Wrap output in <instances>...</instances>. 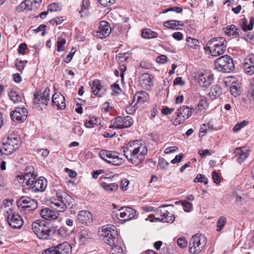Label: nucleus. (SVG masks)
<instances>
[{
	"instance_id": "nucleus-1",
	"label": "nucleus",
	"mask_w": 254,
	"mask_h": 254,
	"mask_svg": "<svg viewBox=\"0 0 254 254\" xmlns=\"http://www.w3.org/2000/svg\"><path fill=\"white\" fill-rule=\"evenodd\" d=\"M124 153L129 162L137 165L144 160V156L147 153V149L145 144L135 140L128 142L124 147Z\"/></svg>"
},
{
	"instance_id": "nucleus-2",
	"label": "nucleus",
	"mask_w": 254,
	"mask_h": 254,
	"mask_svg": "<svg viewBox=\"0 0 254 254\" xmlns=\"http://www.w3.org/2000/svg\"><path fill=\"white\" fill-rule=\"evenodd\" d=\"M32 229L37 237L42 240H48L55 233V229L44 220H38L32 223Z\"/></svg>"
},
{
	"instance_id": "nucleus-3",
	"label": "nucleus",
	"mask_w": 254,
	"mask_h": 254,
	"mask_svg": "<svg viewBox=\"0 0 254 254\" xmlns=\"http://www.w3.org/2000/svg\"><path fill=\"white\" fill-rule=\"evenodd\" d=\"M227 45V42L226 39L222 37H219L208 41L207 47L209 49L212 56H218L225 52Z\"/></svg>"
},
{
	"instance_id": "nucleus-4",
	"label": "nucleus",
	"mask_w": 254,
	"mask_h": 254,
	"mask_svg": "<svg viewBox=\"0 0 254 254\" xmlns=\"http://www.w3.org/2000/svg\"><path fill=\"white\" fill-rule=\"evenodd\" d=\"M99 235L103 237L105 242L110 245H114L117 241L118 233L115 226L108 224L103 226L98 231Z\"/></svg>"
},
{
	"instance_id": "nucleus-5",
	"label": "nucleus",
	"mask_w": 254,
	"mask_h": 254,
	"mask_svg": "<svg viewBox=\"0 0 254 254\" xmlns=\"http://www.w3.org/2000/svg\"><path fill=\"white\" fill-rule=\"evenodd\" d=\"M215 69L224 73H230L235 69L233 59L228 55L222 56L214 62Z\"/></svg>"
},
{
	"instance_id": "nucleus-6",
	"label": "nucleus",
	"mask_w": 254,
	"mask_h": 254,
	"mask_svg": "<svg viewBox=\"0 0 254 254\" xmlns=\"http://www.w3.org/2000/svg\"><path fill=\"white\" fill-rule=\"evenodd\" d=\"M207 243L206 238L204 235L196 234L190 239L189 245V251L191 254L199 253Z\"/></svg>"
},
{
	"instance_id": "nucleus-7",
	"label": "nucleus",
	"mask_w": 254,
	"mask_h": 254,
	"mask_svg": "<svg viewBox=\"0 0 254 254\" xmlns=\"http://www.w3.org/2000/svg\"><path fill=\"white\" fill-rule=\"evenodd\" d=\"M99 154L103 160L114 166L121 165L124 162V158L118 152L101 150Z\"/></svg>"
},
{
	"instance_id": "nucleus-8",
	"label": "nucleus",
	"mask_w": 254,
	"mask_h": 254,
	"mask_svg": "<svg viewBox=\"0 0 254 254\" xmlns=\"http://www.w3.org/2000/svg\"><path fill=\"white\" fill-rule=\"evenodd\" d=\"M16 203L18 209L24 213L33 211L38 207V202L36 200L25 196L19 198Z\"/></svg>"
},
{
	"instance_id": "nucleus-9",
	"label": "nucleus",
	"mask_w": 254,
	"mask_h": 254,
	"mask_svg": "<svg viewBox=\"0 0 254 254\" xmlns=\"http://www.w3.org/2000/svg\"><path fill=\"white\" fill-rule=\"evenodd\" d=\"M19 138L12 135L7 137L6 141L2 142L3 154L8 155L15 151L20 146Z\"/></svg>"
},
{
	"instance_id": "nucleus-10",
	"label": "nucleus",
	"mask_w": 254,
	"mask_h": 254,
	"mask_svg": "<svg viewBox=\"0 0 254 254\" xmlns=\"http://www.w3.org/2000/svg\"><path fill=\"white\" fill-rule=\"evenodd\" d=\"M9 225L13 229H20L23 225V220L20 215L8 208L4 214Z\"/></svg>"
},
{
	"instance_id": "nucleus-11",
	"label": "nucleus",
	"mask_w": 254,
	"mask_h": 254,
	"mask_svg": "<svg viewBox=\"0 0 254 254\" xmlns=\"http://www.w3.org/2000/svg\"><path fill=\"white\" fill-rule=\"evenodd\" d=\"M24 174H21L17 176V180L19 184L23 187L27 185L29 187L31 185L32 182H34L37 176L34 174V168L30 167Z\"/></svg>"
},
{
	"instance_id": "nucleus-12",
	"label": "nucleus",
	"mask_w": 254,
	"mask_h": 254,
	"mask_svg": "<svg viewBox=\"0 0 254 254\" xmlns=\"http://www.w3.org/2000/svg\"><path fill=\"white\" fill-rule=\"evenodd\" d=\"M71 247L67 242L60 244L44 250L42 254H71Z\"/></svg>"
},
{
	"instance_id": "nucleus-13",
	"label": "nucleus",
	"mask_w": 254,
	"mask_h": 254,
	"mask_svg": "<svg viewBox=\"0 0 254 254\" xmlns=\"http://www.w3.org/2000/svg\"><path fill=\"white\" fill-rule=\"evenodd\" d=\"M173 206L172 205L164 204L159 207L156 212V215L159 216L156 219L162 222H173L175 220V216L174 214L169 212L168 210L166 209V207Z\"/></svg>"
},
{
	"instance_id": "nucleus-14",
	"label": "nucleus",
	"mask_w": 254,
	"mask_h": 254,
	"mask_svg": "<svg viewBox=\"0 0 254 254\" xmlns=\"http://www.w3.org/2000/svg\"><path fill=\"white\" fill-rule=\"evenodd\" d=\"M192 109L188 106H183L178 109L176 113L177 117L173 121V124L177 126L183 123L186 120L188 119L191 115Z\"/></svg>"
},
{
	"instance_id": "nucleus-15",
	"label": "nucleus",
	"mask_w": 254,
	"mask_h": 254,
	"mask_svg": "<svg viewBox=\"0 0 254 254\" xmlns=\"http://www.w3.org/2000/svg\"><path fill=\"white\" fill-rule=\"evenodd\" d=\"M58 200L60 201L62 207L61 210H65L68 207L72 208L73 204V199L67 193L63 191H59L56 193Z\"/></svg>"
},
{
	"instance_id": "nucleus-16",
	"label": "nucleus",
	"mask_w": 254,
	"mask_h": 254,
	"mask_svg": "<svg viewBox=\"0 0 254 254\" xmlns=\"http://www.w3.org/2000/svg\"><path fill=\"white\" fill-rule=\"evenodd\" d=\"M10 116L13 122L17 123H22L26 119L27 111L24 107H16L11 112Z\"/></svg>"
},
{
	"instance_id": "nucleus-17",
	"label": "nucleus",
	"mask_w": 254,
	"mask_h": 254,
	"mask_svg": "<svg viewBox=\"0 0 254 254\" xmlns=\"http://www.w3.org/2000/svg\"><path fill=\"white\" fill-rule=\"evenodd\" d=\"M196 79L201 87H208L213 82V75L210 73H200L196 75Z\"/></svg>"
},
{
	"instance_id": "nucleus-18",
	"label": "nucleus",
	"mask_w": 254,
	"mask_h": 254,
	"mask_svg": "<svg viewBox=\"0 0 254 254\" xmlns=\"http://www.w3.org/2000/svg\"><path fill=\"white\" fill-rule=\"evenodd\" d=\"M47 186V180L43 177H40L36 179L34 182H32L30 188L34 192H43L45 190Z\"/></svg>"
},
{
	"instance_id": "nucleus-19",
	"label": "nucleus",
	"mask_w": 254,
	"mask_h": 254,
	"mask_svg": "<svg viewBox=\"0 0 254 254\" xmlns=\"http://www.w3.org/2000/svg\"><path fill=\"white\" fill-rule=\"evenodd\" d=\"M50 89L46 88L43 92H38L34 94V103L36 104H42L47 105L50 101Z\"/></svg>"
},
{
	"instance_id": "nucleus-20",
	"label": "nucleus",
	"mask_w": 254,
	"mask_h": 254,
	"mask_svg": "<svg viewBox=\"0 0 254 254\" xmlns=\"http://www.w3.org/2000/svg\"><path fill=\"white\" fill-rule=\"evenodd\" d=\"M243 69L246 73L251 75L254 74V55L247 56L244 61Z\"/></svg>"
},
{
	"instance_id": "nucleus-21",
	"label": "nucleus",
	"mask_w": 254,
	"mask_h": 254,
	"mask_svg": "<svg viewBox=\"0 0 254 254\" xmlns=\"http://www.w3.org/2000/svg\"><path fill=\"white\" fill-rule=\"evenodd\" d=\"M77 219L79 223L88 226L92 222V215L89 211L81 210L78 213Z\"/></svg>"
},
{
	"instance_id": "nucleus-22",
	"label": "nucleus",
	"mask_w": 254,
	"mask_h": 254,
	"mask_svg": "<svg viewBox=\"0 0 254 254\" xmlns=\"http://www.w3.org/2000/svg\"><path fill=\"white\" fill-rule=\"evenodd\" d=\"M111 32L110 24L106 21H102L100 23L97 36L100 38H104L108 37Z\"/></svg>"
},
{
	"instance_id": "nucleus-23",
	"label": "nucleus",
	"mask_w": 254,
	"mask_h": 254,
	"mask_svg": "<svg viewBox=\"0 0 254 254\" xmlns=\"http://www.w3.org/2000/svg\"><path fill=\"white\" fill-rule=\"evenodd\" d=\"M120 218L124 221H128L134 217L135 211L131 207H124L119 209Z\"/></svg>"
},
{
	"instance_id": "nucleus-24",
	"label": "nucleus",
	"mask_w": 254,
	"mask_h": 254,
	"mask_svg": "<svg viewBox=\"0 0 254 254\" xmlns=\"http://www.w3.org/2000/svg\"><path fill=\"white\" fill-rule=\"evenodd\" d=\"M116 119V123L118 125L120 129L129 127L132 125L133 123L132 118L129 116L124 117L119 116Z\"/></svg>"
},
{
	"instance_id": "nucleus-25",
	"label": "nucleus",
	"mask_w": 254,
	"mask_h": 254,
	"mask_svg": "<svg viewBox=\"0 0 254 254\" xmlns=\"http://www.w3.org/2000/svg\"><path fill=\"white\" fill-rule=\"evenodd\" d=\"M52 104L57 106L59 109H64L65 108L64 97L60 93H55L52 97Z\"/></svg>"
},
{
	"instance_id": "nucleus-26",
	"label": "nucleus",
	"mask_w": 254,
	"mask_h": 254,
	"mask_svg": "<svg viewBox=\"0 0 254 254\" xmlns=\"http://www.w3.org/2000/svg\"><path fill=\"white\" fill-rule=\"evenodd\" d=\"M39 213L42 218L48 220L56 219L59 215L58 212H55L51 209L46 207L41 209Z\"/></svg>"
},
{
	"instance_id": "nucleus-27",
	"label": "nucleus",
	"mask_w": 254,
	"mask_h": 254,
	"mask_svg": "<svg viewBox=\"0 0 254 254\" xmlns=\"http://www.w3.org/2000/svg\"><path fill=\"white\" fill-rule=\"evenodd\" d=\"M223 29L225 34L227 36H232L234 38L241 37V30L238 29L235 25H229Z\"/></svg>"
},
{
	"instance_id": "nucleus-28",
	"label": "nucleus",
	"mask_w": 254,
	"mask_h": 254,
	"mask_svg": "<svg viewBox=\"0 0 254 254\" xmlns=\"http://www.w3.org/2000/svg\"><path fill=\"white\" fill-rule=\"evenodd\" d=\"M234 153L238 156L237 159L240 164L243 163L249 155L248 150L245 149L244 151L241 147L236 148L234 150Z\"/></svg>"
},
{
	"instance_id": "nucleus-29",
	"label": "nucleus",
	"mask_w": 254,
	"mask_h": 254,
	"mask_svg": "<svg viewBox=\"0 0 254 254\" xmlns=\"http://www.w3.org/2000/svg\"><path fill=\"white\" fill-rule=\"evenodd\" d=\"M149 99V95L145 91H142L135 93L133 100H137V104H143Z\"/></svg>"
},
{
	"instance_id": "nucleus-30",
	"label": "nucleus",
	"mask_w": 254,
	"mask_h": 254,
	"mask_svg": "<svg viewBox=\"0 0 254 254\" xmlns=\"http://www.w3.org/2000/svg\"><path fill=\"white\" fill-rule=\"evenodd\" d=\"M139 82L143 88H148L151 86V75L148 73H143L139 77Z\"/></svg>"
},
{
	"instance_id": "nucleus-31",
	"label": "nucleus",
	"mask_w": 254,
	"mask_h": 254,
	"mask_svg": "<svg viewBox=\"0 0 254 254\" xmlns=\"http://www.w3.org/2000/svg\"><path fill=\"white\" fill-rule=\"evenodd\" d=\"M92 237L93 234L89 229L85 228H80L79 232V238L81 241L85 242L92 239Z\"/></svg>"
},
{
	"instance_id": "nucleus-32",
	"label": "nucleus",
	"mask_w": 254,
	"mask_h": 254,
	"mask_svg": "<svg viewBox=\"0 0 254 254\" xmlns=\"http://www.w3.org/2000/svg\"><path fill=\"white\" fill-rule=\"evenodd\" d=\"M100 186L106 191L109 192L116 191L119 188L118 185L116 183L108 184L106 182H102L101 183Z\"/></svg>"
},
{
	"instance_id": "nucleus-33",
	"label": "nucleus",
	"mask_w": 254,
	"mask_h": 254,
	"mask_svg": "<svg viewBox=\"0 0 254 254\" xmlns=\"http://www.w3.org/2000/svg\"><path fill=\"white\" fill-rule=\"evenodd\" d=\"M222 93V89L218 85H214L211 88L210 91L209 93V96L212 99H215L216 98L220 96Z\"/></svg>"
},
{
	"instance_id": "nucleus-34",
	"label": "nucleus",
	"mask_w": 254,
	"mask_h": 254,
	"mask_svg": "<svg viewBox=\"0 0 254 254\" xmlns=\"http://www.w3.org/2000/svg\"><path fill=\"white\" fill-rule=\"evenodd\" d=\"M90 6L89 0H82L81 9L79 11L81 17L87 16L89 14V7Z\"/></svg>"
},
{
	"instance_id": "nucleus-35",
	"label": "nucleus",
	"mask_w": 254,
	"mask_h": 254,
	"mask_svg": "<svg viewBox=\"0 0 254 254\" xmlns=\"http://www.w3.org/2000/svg\"><path fill=\"white\" fill-rule=\"evenodd\" d=\"M158 36V34L149 29H145L142 32V37L144 39H151Z\"/></svg>"
},
{
	"instance_id": "nucleus-36",
	"label": "nucleus",
	"mask_w": 254,
	"mask_h": 254,
	"mask_svg": "<svg viewBox=\"0 0 254 254\" xmlns=\"http://www.w3.org/2000/svg\"><path fill=\"white\" fill-rule=\"evenodd\" d=\"M246 22L247 20L246 19H244V21L242 22V23L241 24L242 30L244 31L252 30L253 28V26L254 25V17H250L249 24L248 25L246 24Z\"/></svg>"
},
{
	"instance_id": "nucleus-37",
	"label": "nucleus",
	"mask_w": 254,
	"mask_h": 254,
	"mask_svg": "<svg viewBox=\"0 0 254 254\" xmlns=\"http://www.w3.org/2000/svg\"><path fill=\"white\" fill-rule=\"evenodd\" d=\"M41 2L42 0H26L27 4L30 10L38 9Z\"/></svg>"
},
{
	"instance_id": "nucleus-38",
	"label": "nucleus",
	"mask_w": 254,
	"mask_h": 254,
	"mask_svg": "<svg viewBox=\"0 0 254 254\" xmlns=\"http://www.w3.org/2000/svg\"><path fill=\"white\" fill-rule=\"evenodd\" d=\"M92 87L93 93L95 95H98L100 90L101 89V84L100 81L98 79L93 80L92 85H90Z\"/></svg>"
},
{
	"instance_id": "nucleus-39",
	"label": "nucleus",
	"mask_w": 254,
	"mask_h": 254,
	"mask_svg": "<svg viewBox=\"0 0 254 254\" xmlns=\"http://www.w3.org/2000/svg\"><path fill=\"white\" fill-rule=\"evenodd\" d=\"M227 222V218L224 216L220 217L216 223V231L217 232H220L223 228L224 226L226 224Z\"/></svg>"
},
{
	"instance_id": "nucleus-40",
	"label": "nucleus",
	"mask_w": 254,
	"mask_h": 254,
	"mask_svg": "<svg viewBox=\"0 0 254 254\" xmlns=\"http://www.w3.org/2000/svg\"><path fill=\"white\" fill-rule=\"evenodd\" d=\"M98 119L95 117H89L84 123L85 126L87 128H91L97 124Z\"/></svg>"
},
{
	"instance_id": "nucleus-41",
	"label": "nucleus",
	"mask_w": 254,
	"mask_h": 254,
	"mask_svg": "<svg viewBox=\"0 0 254 254\" xmlns=\"http://www.w3.org/2000/svg\"><path fill=\"white\" fill-rule=\"evenodd\" d=\"M181 203L184 210L185 211L187 212H189L192 211L193 207L192 204L188 201L185 200V201H177L176 202V204Z\"/></svg>"
},
{
	"instance_id": "nucleus-42",
	"label": "nucleus",
	"mask_w": 254,
	"mask_h": 254,
	"mask_svg": "<svg viewBox=\"0 0 254 254\" xmlns=\"http://www.w3.org/2000/svg\"><path fill=\"white\" fill-rule=\"evenodd\" d=\"M186 41L188 46L191 48L197 49L199 47V41L195 39L188 37L187 38Z\"/></svg>"
},
{
	"instance_id": "nucleus-43",
	"label": "nucleus",
	"mask_w": 254,
	"mask_h": 254,
	"mask_svg": "<svg viewBox=\"0 0 254 254\" xmlns=\"http://www.w3.org/2000/svg\"><path fill=\"white\" fill-rule=\"evenodd\" d=\"M177 23L178 22L176 20H168L164 22V26L170 29H178Z\"/></svg>"
},
{
	"instance_id": "nucleus-44",
	"label": "nucleus",
	"mask_w": 254,
	"mask_h": 254,
	"mask_svg": "<svg viewBox=\"0 0 254 254\" xmlns=\"http://www.w3.org/2000/svg\"><path fill=\"white\" fill-rule=\"evenodd\" d=\"M9 97L13 103H17L21 101V97L16 92L11 91L9 93Z\"/></svg>"
},
{
	"instance_id": "nucleus-45",
	"label": "nucleus",
	"mask_w": 254,
	"mask_h": 254,
	"mask_svg": "<svg viewBox=\"0 0 254 254\" xmlns=\"http://www.w3.org/2000/svg\"><path fill=\"white\" fill-rule=\"evenodd\" d=\"M66 43V40L65 39L63 38L62 37H60L58 38V41L57 42V51L58 52H62L64 51V45Z\"/></svg>"
},
{
	"instance_id": "nucleus-46",
	"label": "nucleus",
	"mask_w": 254,
	"mask_h": 254,
	"mask_svg": "<svg viewBox=\"0 0 254 254\" xmlns=\"http://www.w3.org/2000/svg\"><path fill=\"white\" fill-rule=\"evenodd\" d=\"M51 207H52V208L55 209L56 210V212H58V213L59 212H63L65 211V210H61V207H62V205L61 202L59 201L57 202L52 201L51 202Z\"/></svg>"
},
{
	"instance_id": "nucleus-47",
	"label": "nucleus",
	"mask_w": 254,
	"mask_h": 254,
	"mask_svg": "<svg viewBox=\"0 0 254 254\" xmlns=\"http://www.w3.org/2000/svg\"><path fill=\"white\" fill-rule=\"evenodd\" d=\"M110 254H124V253L121 246L116 245L111 250Z\"/></svg>"
},
{
	"instance_id": "nucleus-48",
	"label": "nucleus",
	"mask_w": 254,
	"mask_h": 254,
	"mask_svg": "<svg viewBox=\"0 0 254 254\" xmlns=\"http://www.w3.org/2000/svg\"><path fill=\"white\" fill-rule=\"evenodd\" d=\"M248 123V122L243 121L241 123L237 124L233 127V130L234 132H237L240 131L243 127L246 126Z\"/></svg>"
},
{
	"instance_id": "nucleus-49",
	"label": "nucleus",
	"mask_w": 254,
	"mask_h": 254,
	"mask_svg": "<svg viewBox=\"0 0 254 254\" xmlns=\"http://www.w3.org/2000/svg\"><path fill=\"white\" fill-rule=\"evenodd\" d=\"M194 182L203 183L206 185L208 183V180L204 175L199 174L194 179Z\"/></svg>"
},
{
	"instance_id": "nucleus-50",
	"label": "nucleus",
	"mask_w": 254,
	"mask_h": 254,
	"mask_svg": "<svg viewBox=\"0 0 254 254\" xmlns=\"http://www.w3.org/2000/svg\"><path fill=\"white\" fill-rule=\"evenodd\" d=\"M129 57V54L128 53H119L116 58L121 63L126 61Z\"/></svg>"
},
{
	"instance_id": "nucleus-51",
	"label": "nucleus",
	"mask_w": 254,
	"mask_h": 254,
	"mask_svg": "<svg viewBox=\"0 0 254 254\" xmlns=\"http://www.w3.org/2000/svg\"><path fill=\"white\" fill-rule=\"evenodd\" d=\"M60 10L61 7L57 3H52L48 5V11L51 12H56Z\"/></svg>"
},
{
	"instance_id": "nucleus-52",
	"label": "nucleus",
	"mask_w": 254,
	"mask_h": 254,
	"mask_svg": "<svg viewBox=\"0 0 254 254\" xmlns=\"http://www.w3.org/2000/svg\"><path fill=\"white\" fill-rule=\"evenodd\" d=\"M177 244L180 248H185L187 246L188 243L184 237H180L177 240Z\"/></svg>"
},
{
	"instance_id": "nucleus-53",
	"label": "nucleus",
	"mask_w": 254,
	"mask_h": 254,
	"mask_svg": "<svg viewBox=\"0 0 254 254\" xmlns=\"http://www.w3.org/2000/svg\"><path fill=\"white\" fill-rule=\"evenodd\" d=\"M230 92L232 95L235 97L238 96L240 94L239 88L235 85H232L230 87Z\"/></svg>"
},
{
	"instance_id": "nucleus-54",
	"label": "nucleus",
	"mask_w": 254,
	"mask_h": 254,
	"mask_svg": "<svg viewBox=\"0 0 254 254\" xmlns=\"http://www.w3.org/2000/svg\"><path fill=\"white\" fill-rule=\"evenodd\" d=\"M102 6L106 7L112 5L115 2V0H97Z\"/></svg>"
},
{
	"instance_id": "nucleus-55",
	"label": "nucleus",
	"mask_w": 254,
	"mask_h": 254,
	"mask_svg": "<svg viewBox=\"0 0 254 254\" xmlns=\"http://www.w3.org/2000/svg\"><path fill=\"white\" fill-rule=\"evenodd\" d=\"M250 84L249 93L252 99L254 101V78L251 80Z\"/></svg>"
},
{
	"instance_id": "nucleus-56",
	"label": "nucleus",
	"mask_w": 254,
	"mask_h": 254,
	"mask_svg": "<svg viewBox=\"0 0 254 254\" xmlns=\"http://www.w3.org/2000/svg\"><path fill=\"white\" fill-rule=\"evenodd\" d=\"M15 66L19 71H21L24 69L25 64L23 61L16 59L15 61Z\"/></svg>"
},
{
	"instance_id": "nucleus-57",
	"label": "nucleus",
	"mask_w": 254,
	"mask_h": 254,
	"mask_svg": "<svg viewBox=\"0 0 254 254\" xmlns=\"http://www.w3.org/2000/svg\"><path fill=\"white\" fill-rule=\"evenodd\" d=\"M26 0H25L24 1L21 2L19 6L17 7V10L18 11H22L24 9H27L28 10H30L29 9V6L27 4Z\"/></svg>"
},
{
	"instance_id": "nucleus-58",
	"label": "nucleus",
	"mask_w": 254,
	"mask_h": 254,
	"mask_svg": "<svg viewBox=\"0 0 254 254\" xmlns=\"http://www.w3.org/2000/svg\"><path fill=\"white\" fill-rule=\"evenodd\" d=\"M158 163L160 168L162 169H166L169 165V163L164 158H160Z\"/></svg>"
},
{
	"instance_id": "nucleus-59",
	"label": "nucleus",
	"mask_w": 254,
	"mask_h": 254,
	"mask_svg": "<svg viewBox=\"0 0 254 254\" xmlns=\"http://www.w3.org/2000/svg\"><path fill=\"white\" fill-rule=\"evenodd\" d=\"M129 184V181L126 179H123L121 181L120 188L123 190H127V187Z\"/></svg>"
},
{
	"instance_id": "nucleus-60",
	"label": "nucleus",
	"mask_w": 254,
	"mask_h": 254,
	"mask_svg": "<svg viewBox=\"0 0 254 254\" xmlns=\"http://www.w3.org/2000/svg\"><path fill=\"white\" fill-rule=\"evenodd\" d=\"M212 178L215 184H218L220 183V178L215 171H213L212 173Z\"/></svg>"
},
{
	"instance_id": "nucleus-61",
	"label": "nucleus",
	"mask_w": 254,
	"mask_h": 254,
	"mask_svg": "<svg viewBox=\"0 0 254 254\" xmlns=\"http://www.w3.org/2000/svg\"><path fill=\"white\" fill-rule=\"evenodd\" d=\"M27 46L25 43H22L20 44L18 47V51L19 54L24 55L25 50L27 49Z\"/></svg>"
},
{
	"instance_id": "nucleus-62",
	"label": "nucleus",
	"mask_w": 254,
	"mask_h": 254,
	"mask_svg": "<svg viewBox=\"0 0 254 254\" xmlns=\"http://www.w3.org/2000/svg\"><path fill=\"white\" fill-rule=\"evenodd\" d=\"M184 157V154L180 153L178 155H176L174 159H172L171 162L172 164H175L176 163H179L182 161V158Z\"/></svg>"
},
{
	"instance_id": "nucleus-63",
	"label": "nucleus",
	"mask_w": 254,
	"mask_h": 254,
	"mask_svg": "<svg viewBox=\"0 0 254 254\" xmlns=\"http://www.w3.org/2000/svg\"><path fill=\"white\" fill-rule=\"evenodd\" d=\"M58 233L62 237H64L66 236L67 230L64 227H61L58 229Z\"/></svg>"
},
{
	"instance_id": "nucleus-64",
	"label": "nucleus",
	"mask_w": 254,
	"mask_h": 254,
	"mask_svg": "<svg viewBox=\"0 0 254 254\" xmlns=\"http://www.w3.org/2000/svg\"><path fill=\"white\" fill-rule=\"evenodd\" d=\"M173 37L176 40L181 41L183 39V35L181 32H176L173 34Z\"/></svg>"
}]
</instances>
